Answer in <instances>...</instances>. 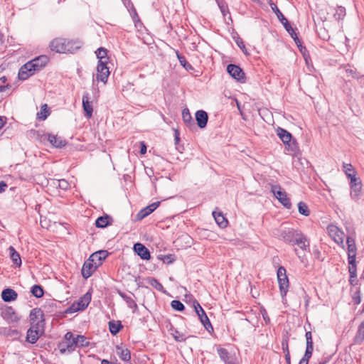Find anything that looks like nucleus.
I'll list each match as a JSON object with an SVG mask.
<instances>
[{
	"instance_id": "obj_1",
	"label": "nucleus",
	"mask_w": 364,
	"mask_h": 364,
	"mask_svg": "<svg viewBox=\"0 0 364 364\" xmlns=\"http://www.w3.org/2000/svg\"><path fill=\"white\" fill-rule=\"evenodd\" d=\"M277 134L285 144L286 149L289 151L290 154H294L298 151V144L295 140H292V136L290 132L283 128L278 127Z\"/></svg>"
},
{
	"instance_id": "obj_2",
	"label": "nucleus",
	"mask_w": 364,
	"mask_h": 364,
	"mask_svg": "<svg viewBox=\"0 0 364 364\" xmlns=\"http://www.w3.org/2000/svg\"><path fill=\"white\" fill-rule=\"evenodd\" d=\"M91 301V294L87 292L77 301L74 302L70 307L65 310L66 314H72L78 311L85 309Z\"/></svg>"
},
{
	"instance_id": "obj_3",
	"label": "nucleus",
	"mask_w": 364,
	"mask_h": 364,
	"mask_svg": "<svg viewBox=\"0 0 364 364\" xmlns=\"http://www.w3.org/2000/svg\"><path fill=\"white\" fill-rule=\"evenodd\" d=\"M277 279L282 297H284L289 289V279L286 274V269L283 267L277 270Z\"/></svg>"
},
{
	"instance_id": "obj_4",
	"label": "nucleus",
	"mask_w": 364,
	"mask_h": 364,
	"mask_svg": "<svg viewBox=\"0 0 364 364\" xmlns=\"http://www.w3.org/2000/svg\"><path fill=\"white\" fill-rule=\"evenodd\" d=\"M193 307L204 328L209 332L213 331V328L208 316L198 301L195 300L193 301Z\"/></svg>"
},
{
	"instance_id": "obj_5",
	"label": "nucleus",
	"mask_w": 364,
	"mask_h": 364,
	"mask_svg": "<svg viewBox=\"0 0 364 364\" xmlns=\"http://www.w3.org/2000/svg\"><path fill=\"white\" fill-rule=\"evenodd\" d=\"M327 230L330 237L334 240V242L342 248H344L345 233L334 225H328Z\"/></svg>"
},
{
	"instance_id": "obj_6",
	"label": "nucleus",
	"mask_w": 364,
	"mask_h": 364,
	"mask_svg": "<svg viewBox=\"0 0 364 364\" xmlns=\"http://www.w3.org/2000/svg\"><path fill=\"white\" fill-rule=\"evenodd\" d=\"M272 191L278 200L287 209L291 208L290 199L288 198L287 193L279 186H272Z\"/></svg>"
},
{
	"instance_id": "obj_7",
	"label": "nucleus",
	"mask_w": 364,
	"mask_h": 364,
	"mask_svg": "<svg viewBox=\"0 0 364 364\" xmlns=\"http://www.w3.org/2000/svg\"><path fill=\"white\" fill-rule=\"evenodd\" d=\"M278 237L288 244H293L300 231L292 228H284L279 230Z\"/></svg>"
},
{
	"instance_id": "obj_8",
	"label": "nucleus",
	"mask_w": 364,
	"mask_h": 364,
	"mask_svg": "<svg viewBox=\"0 0 364 364\" xmlns=\"http://www.w3.org/2000/svg\"><path fill=\"white\" fill-rule=\"evenodd\" d=\"M97 254H92L90 258L85 261L82 265L81 270L82 276L85 279H87L92 276V273L96 270L97 265L93 264L95 259L97 257Z\"/></svg>"
},
{
	"instance_id": "obj_9",
	"label": "nucleus",
	"mask_w": 364,
	"mask_h": 364,
	"mask_svg": "<svg viewBox=\"0 0 364 364\" xmlns=\"http://www.w3.org/2000/svg\"><path fill=\"white\" fill-rule=\"evenodd\" d=\"M49 61L47 55H42L26 63L20 68H42L45 67Z\"/></svg>"
},
{
	"instance_id": "obj_10",
	"label": "nucleus",
	"mask_w": 364,
	"mask_h": 364,
	"mask_svg": "<svg viewBox=\"0 0 364 364\" xmlns=\"http://www.w3.org/2000/svg\"><path fill=\"white\" fill-rule=\"evenodd\" d=\"M270 6H271V9H272V11L277 15V16L278 19L279 20V21L284 26L286 31L289 34H293V33L294 34V28L291 26V25L289 23L288 20L284 17V16L282 14V13L280 11V10L277 6V5L275 4H274L273 2H271L270 3Z\"/></svg>"
},
{
	"instance_id": "obj_11",
	"label": "nucleus",
	"mask_w": 364,
	"mask_h": 364,
	"mask_svg": "<svg viewBox=\"0 0 364 364\" xmlns=\"http://www.w3.org/2000/svg\"><path fill=\"white\" fill-rule=\"evenodd\" d=\"M350 197L353 200H358L361 193L362 183L359 178L355 177L350 180Z\"/></svg>"
},
{
	"instance_id": "obj_12",
	"label": "nucleus",
	"mask_w": 364,
	"mask_h": 364,
	"mask_svg": "<svg viewBox=\"0 0 364 364\" xmlns=\"http://www.w3.org/2000/svg\"><path fill=\"white\" fill-rule=\"evenodd\" d=\"M217 353L220 358L225 364H234L237 362L235 355L228 352V350L224 348L218 347L217 348Z\"/></svg>"
},
{
	"instance_id": "obj_13",
	"label": "nucleus",
	"mask_w": 364,
	"mask_h": 364,
	"mask_svg": "<svg viewBox=\"0 0 364 364\" xmlns=\"http://www.w3.org/2000/svg\"><path fill=\"white\" fill-rule=\"evenodd\" d=\"M90 100V94L88 92H85L82 95V108L85 117L87 119H90L92 117L93 112L92 102Z\"/></svg>"
},
{
	"instance_id": "obj_14",
	"label": "nucleus",
	"mask_w": 364,
	"mask_h": 364,
	"mask_svg": "<svg viewBox=\"0 0 364 364\" xmlns=\"http://www.w3.org/2000/svg\"><path fill=\"white\" fill-rule=\"evenodd\" d=\"M66 39L63 38H57L53 39L50 43V48L53 51L56 53H65L66 47Z\"/></svg>"
},
{
	"instance_id": "obj_15",
	"label": "nucleus",
	"mask_w": 364,
	"mask_h": 364,
	"mask_svg": "<svg viewBox=\"0 0 364 364\" xmlns=\"http://www.w3.org/2000/svg\"><path fill=\"white\" fill-rule=\"evenodd\" d=\"M95 53L97 58L99 60L97 68H109L108 66V63L107 61H104V59H108L107 49L104 48H100L97 49Z\"/></svg>"
},
{
	"instance_id": "obj_16",
	"label": "nucleus",
	"mask_w": 364,
	"mask_h": 364,
	"mask_svg": "<svg viewBox=\"0 0 364 364\" xmlns=\"http://www.w3.org/2000/svg\"><path fill=\"white\" fill-rule=\"evenodd\" d=\"M292 245H297L302 250L309 251V240L301 232L299 233Z\"/></svg>"
},
{
	"instance_id": "obj_17",
	"label": "nucleus",
	"mask_w": 364,
	"mask_h": 364,
	"mask_svg": "<svg viewBox=\"0 0 364 364\" xmlns=\"http://www.w3.org/2000/svg\"><path fill=\"white\" fill-rule=\"evenodd\" d=\"M160 201L154 202L141 209L136 215L138 220H141L153 213L160 205Z\"/></svg>"
},
{
	"instance_id": "obj_18",
	"label": "nucleus",
	"mask_w": 364,
	"mask_h": 364,
	"mask_svg": "<svg viewBox=\"0 0 364 364\" xmlns=\"http://www.w3.org/2000/svg\"><path fill=\"white\" fill-rule=\"evenodd\" d=\"M134 251L144 260H149L151 258L149 250L141 243L137 242L134 245Z\"/></svg>"
},
{
	"instance_id": "obj_19",
	"label": "nucleus",
	"mask_w": 364,
	"mask_h": 364,
	"mask_svg": "<svg viewBox=\"0 0 364 364\" xmlns=\"http://www.w3.org/2000/svg\"><path fill=\"white\" fill-rule=\"evenodd\" d=\"M195 117L197 125L199 128L204 129L206 127L208 121V115L205 111L202 109L198 110L195 114Z\"/></svg>"
},
{
	"instance_id": "obj_20",
	"label": "nucleus",
	"mask_w": 364,
	"mask_h": 364,
	"mask_svg": "<svg viewBox=\"0 0 364 364\" xmlns=\"http://www.w3.org/2000/svg\"><path fill=\"white\" fill-rule=\"evenodd\" d=\"M45 139H47L50 144L56 148H61L66 144L65 140L63 139L62 137L53 134H47L45 135Z\"/></svg>"
},
{
	"instance_id": "obj_21",
	"label": "nucleus",
	"mask_w": 364,
	"mask_h": 364,
	"mask_svg": "<svg viewBox=\"0 0 364 364\" xmlns=\"http://www.w3.org/2000/svg\"><path fill=\"white\" fill-rule=\"evenodd\" d=\"M58 348L60 353L64 354L66 352L71 353L74 351L76 349L77 346L75 340H73L70 341H63L59 344Z\"/></svg>"
},
{
	"instance_id": "obj_22",
	"label": "nucleus",
	"mask_w": 364,
	"mask_h": 364,
	"mask_svg": "<svg viewBox=\"0 0 364 364\" xmlns=\"http://www.w3.org/2000/svg\"><path fill=\"white\" fill-rule=\"evenodd\" d=\"M66 47L65 48V53H73L80 49L82 46V43L79 41L68 40L66 39Z\"/></svg>"
},
{
	"instance_id": "obj_23",
	"label": "nucleus",
	"mask_w": 364,
	"mask_h": 364,
	"mask_svg": "<svg viewBox=\"0 0 364 364\" xmlns=\"http://www.w3.org/2000/svg\"><path fill=\"white\" fill-rule=\"evenodd\" d=\"M227 73L237 82L244 83L246 80L244 70H227Z\"/></svg>"
},
{
	"instance_id": "obj_24",
	"label": "nucleus",
	"mask_w": 364,
	"mask_h": 364,
	"mask_svg": "<svg viewBox=\"0 0 364 364\" xmlns=\"http://www.w3.org/2000/svg\"><path fill=\"white\" fill-rule=\"evenodd\" d=\"M18 296L17 293L12 289H5L2 291L1 298L5 302L15 301Z\"/></svg>"
},
{
	"instance_id": "obj_25",
	"label": "nucleus",
	"mask_w": 364,
	"mask_h": 364,
	"mask_svg": "<svg viewBox=\"0 0 364 364\" xmlns=\"http://www.w3.org/2000/svg\"><path fill=\"white\" fill-rule=\"evenodd\" d=\"M97 73L93 74V81L106 83L110 74L109 70H97Z\"/></svg>"
},
{
	"instance_id": "obj_26",
	"label": "nucleus",
	"mask_w": 364,
	"mask_h": 364,
	"mask_svg": "<svg viewBox=\"0 0 364 364\" xmlns=\"http://www.w3.org/2000/svg\"><path fill=\"white\" fill-rule=\"evenodd\" d=\"M30 321L32 323H38V320L41 319L43 321V312L41 309L35 308L31 311L30 315Z\"/></svg>"
},
{
	"instance_id": "obj_27",
	"label": "nucleus",
	"mask_w": 364,
	"mask_h": 364,
	"mask_svg": "<svg viewBox=\"0 0 364 364\" xmlns=\"http://www.w3.org/2000/svg\"><path fill=\"white\" fill-rule=\"evenodd\" d=\"M112 218L108 215L99 217L95 221V225L100 228H105L111 225Z\"/></svg>"
},
{
	"instance_id": "obj_28",
	"label": "nucleus",
	"mask_w": 364,
	"mask_h": 364,
	"mask_svg": "<svg viewBox=\"0 0 364 364\" xmlns=\"http://www.w3.org/2000/svg\"><path fill=\"white\" fill-rule=\"evenodd\" d=\"M182 118L183 121L186 125V127L189 128H192L195 127L194 121L192 118V116L190 113V111L188 108H185L182 111Z\"/></svg>"
},
{
	"instance_id": "obj_29",
	"label": "nucleus",
	"mask_w": 364,
	"mask_h": 364,
	"mask_svg": "<svg viewBox=\"0 0 364 364\" xmlns=\"http://www.w3.org/2000/svg\"><path fill=\"white\" fill-rule=\"evenodd\" d=\"M213 216L219 227L222 228L227 227L228 221L222 213H217L215 211H213Z\"/></svg>"
},
{
	"instance_id": "obj_30",
	"label": "nucleus",
	"mask_w": 364,
	"mask_h": 364,
	"mask_svg": "<svg viewBox=\"0 0 364 364\" xmlns=\"http://www.w3.org/2000/svg\"><path fill=\"white\" fill-rule=\"evenodd\" d=\"M10 257L16 267H21V259L20 255L18 252L16 251L14 247L10 246L9 248Z\"/></svg>"
},
{
	"instance_id": "obj_31",
	"label": "nucleus",
	"mask_w": 364,
	"mask_h": 364,
	"mask_svg": "<svg viewBox=\"0 0 364 364\" xmlns=\"http://www.w3.org/2000/svg\"><path fill=\"white\" fill-rule=\"evenodd\" d=\"M117 354L123 361H129L131 359V353L127 348L117 346Z\"/></svg>"
},
{
	"instance_id": "obj_32",
	"label": "nucleus",
	"mask_w": 364,
	"mask_h": 364,
	"mask_svg": "<svg viewBox=\"0 0 364 364\" xmlns=\"http://www.w3.org/2000/svg\"><path fill=\"white\" fill-rule=\"evenodd\" d=\"M39 338L38 331L33 330L32 328H30L27 331L26 341L30 343H35Z\"/></svg>"
},
{
	"instance_id": "obj_33",
	"label": "nucleus",
	"mask_w": 364,
	"mask_h": 364,
	"mask_svg": "<svg viewBox=\"0 0 364 364\" xmlns=\"http://www.w3.org/2000/svg\"><path fill=\"white\" fill-rule=\"evenodd\" d=\"M4 318L11 322L17 321L19 318L12 307L7 308L4 312Z\"/></svg>"
},
{
	"instance_id": "obj_34",
	"label": "nucleus",
	"mask_w": 364,
	"mask_h": 364,
	"mask_svg": "<svg viewBox=\"0 0 364 364\" xmlns=\"http://www.w3.org/2000/svg\"><path fill=\"white\" fill-rule=\"evenodd\" d=\"M343 171L349 180L356 177V171L353 168L350 164L343 163Z\"/></svg>"
},
{
	"instance_id": "obj_35",
	"label": "nucleus",
	"mask_w": 364,
	"mask_h": 364,
	"mask_svg": "<svg viewBox=\"0 0 364 364\" xmlns=\"http://www.w3.org/2000/svg\"><path fill=\"white\" fill-rule=\"evenodd\" d=\"M346 243L348 246V255L351 254L356 255L357 248L355 239L348 236L346 238Z\"/></svg>"
},
{
	"instance_id": "obj_36",
	"label": "nucleus",
	"mask_w": 364,
	"mask_h": 364,
	"mask_svg": "<svg viewBox=\"0 0 364 364\" xmlns=\"http://www.w3.org/2000/svg\"><path fill=\"white\" fill-rule=\"evenodd\" d=\"M122 327L120 321L115 322L114 321H112L109 322V329L112 335L118 333Z\"/></svg>"
},
{
	"instance_id": "obj_37",
	"label": "nucleus",
	"mask_w": 364,
	"mask_h": 364,
	"mask_svg": "<svg viewBox=\"0 0 364 364\" xmlns=\"http://www.w3.org/2000/svg\"><path fill=\"white\" fill-rule=\"evenodd\" d=\"M146 282L149 284H150L151 287H153L158 291L164 293L166 292L163 285L156 279L154 277H149L146 279Z\"/></svg>"
},
{
	"instance_id": "obj_38",
	"label": "nucleus",
	"mask_w": 364,
	"mask_h": 364,
	"mask_svg": "<svg viewBox=\"0 0 364 364\" xmlns=\"http://www.w3.org/2000/svg\"><path fill=\"white\" fill-rule=\"evenodd\" d=\"M36 70H19L18 77L21 80H26L30 76L34 75Z\"/></svg>"
},
{
	"instance_id": "obj_39",
	"label": "nucleus",
	"mask_w": 364,
	"mask_h": 364,
	"mask_svg": "<svg viewBox=\"0 0 364 364\" xmlns=\"http://www.w3.org/2000/svg\"><path fill=\"white\" fill-rule=\"evenodd\" d=\"M31 292L36 298H41L44 294L43 289L41 286L35 284L31 287Z\"/></svg>"
},
{
	"instance_id": "obj_40",
	"label": "nucleus",
	"mask_w": 364,
	"mask_h": 364,
	"mask_svg": "<svg viewBox=\"0 0 364 364\" xmlns=\"http://www.w3.org/2000/svg\"><path fill=\"white\" fill-rule=\"evenodd\" d=\"M75 342L76 343L77 347H87L89 346V341H87V338L84 336L77 335L75 338Z\"/></svg>"
},
{
	"instance_id": "obj_41",
	"label": "nucleus",
	"mask_w": 364,
	"mask_h": 364,
	"mask_svg": "<svg viewBox=\"0 0 364 364\" xmlns=\"http://www.w3.org/2000/svg\"><path fill=\"white\" fill-rule=\"evenodd\" d=\"M120 296L124 299V301L127 302L128 306L130 309H137V304L134 301V300L129 296H127V294L124 293H119Z\"/></svg>"
},
{
	"instance_id": "obj_42",
	"label": "nucleus",
	"mask_w": 364,
	"mask_h": 364,
	"mask_svg": "<svg viewBox=\"0 0 364 364\" xmlns=\"http://www.w3.org/2000/svg\"><path fill=\"white\" fill-rule=\"evenodd\" d=\"M49 115V111L46 104L43 105L41 108V111L38 112L37 117L38 119L45 120Z\"/></svg>"
},
{
	"instance_id": "obj_43",
	"label": "nucleus",
	"mask_w": 364,
	"mask_h": 364,
	"mask_svg": "<svg viewBox=\"0 0 364 364\" xmlns=\"http://www.w3.org/2000/svg\"><path fill=\"white\" fill-rule=\"evenodd\" d=\"M333 16L334 18L338 21L343 19L346 16L345 8L343 6H338Z\"/></svg>"
},
{
	"instance_id": "obj_44",
	"label": "nucleus",
	"mask_w": 364,
	"mask_h": 364,
	"mask_svg": "<svg viewBox=\"0 0 364 364\" xmlns=\"http://www.w3.org/2000/svg\"><path fill=\"white\" fill-rule=\"evenodd\" d=\"M298 209L300 214L309 216L310 214V210L307 206V205L304 202H299L298 204Z\"/></svg>"
},
{
	"instance_id": "obj_45",
	"label": "nucleus",
	"mask_w": 364,
	"mask_h": 364,
	"mask_svg": "<svg viewBox=\"0 0 364 364\" xmlns=\"http://www.w3.org/2000/svg\"><path fill=\"white\" fill-rule=\"evenodd\" d=\"M176 53L181 65H182L184 68H192L191 65L186 61L184 55L180 54L178 51H176Z\"/></svg>"
},
{
	"instance_id": "obj_46",
	"label": "nucleus",
	"mask_w": 364,
	"mask_h": 364,
	"mask_svg": "<svg viewBox=\"0 0 364 364\" xmlns=\"http://www.w3.org/2000/svg\"><path fill=\"white\" fill-rule=\"evenodd\" d=\"M171 307L176 311H182L185 309V306L178 300H173L171 303Z\"/></svg>"
},
{
	"instance_id": "obj_47",
	"label": "nucleus",
	"mask_w": 364,
	"mask_h": 364,
	"mask_svg": "<svg viewBox=\"0 0 364 364\" xmlns=\"http://www.w3.org/2000/svg\"><path fill=\"white\" fill-rule=\"evenodd\" d=\"M353 302L358 305L361 302V293L360 289H357L352 296Z\"/></svg>"
},
{
	"instance_id": "obj_48",
	"label": "nucleus",
	"mask_w": 364,
	"mask_h": 364,
	"mask_svg": "<svg viewBox=\"0 0 364 364\" xmlns=\"http://www.w3.org/2000/svg\"><path fill=\"white\" fill-rule=\"evenodd\" d=\"M289 35H290V36H291V37L294 39V41L295 43H296V46L299 47V50H300V51H301V53H303V52H304V51H306V48H305V47H303V46H301V41L299 39V38H298V36H297V35H296V33L295 32H294V34L293 33V34H289Z\"/></svg>"
},
{
	"instance_id": "obj_49",
	"label": "nucleus",
	"mask_w": 364,
	"mask_h": 364,
	"mask_svg": "<svg viewBox=\"0 0 364 364\" xmlns=\"http://www.w3.org/2000/svg\"><path fill=\"white\" fill-rule=\"evenodd\" d=\"M164 263L171 264L175 260V256L173 255H161L159 257Z\"/></svg>"
},
{
	"instance_id": "obj_50",
	"label": "nucleus",
	"mask_w": 364,
	"mask_h": 364,
	"mask_svg": "<svg viewBox=\"0 0 364 364\" xmlns=\"http://www.w3.org/2000/svg\"><path fill=\"white\" fill-rule=\"evenodd\" d=\"M356 338L360 339V341L364 340V321L358 326Z\"/></svg>"
},
{
	"instance_id": "obj_51",
	"label": "nucleus",
	"mask_w": 364,
	"mask_h": 364,
	"mask_svg": "<svg viewBox=\"0 0 364 364\" xmlns=\"http://www.w3.org/2000/svg\"><path fill=\"white\" fill-rule=\"evenodd\" d=\"M314 347H306L304 357L301 358L309 363V359L312 355Z\"/></svg>"
},
{
	"instance_id": "obj_52",
	"label": "nucleus",
	"mask_w": 364,
	"mask_h": 364,
	"mask_svg": "<svg viewBox=\"0 0 364 364\" xmlns=\"http://www.w3.org/2000/svg\"><path fill=\"white\" fill-rule=\"evenodd\" d=\"M282 348L283 350V352L284 355L290 354L289 350V343H288V338H283L282 341Z\"/></svg>"
},
{
	"instance_id": "obj_53",
	"label": "nucleus",
	"mask_w": 364,
	"mask_h": 364,
	"mask_svg": "<svg viewBox=\"0 0 364 364\" xmlns=\"http://www.w3.org/2000/svg\"><path fill=\"white\" fill-rule=\"evenodd\" d=\"M58 186L62 190H68L70 187L69 183L65 179L58 180Z\"/></svg>"
},
{
	"instance_id": "obj_54",
	"label": "nucleus",
	"mask_w": 364,
	"mask_h": 364,
	"mask_svg": "<svg viewBox=\"0 0 364 364\" xmlns=\"http://www.w3.org/2000/svg\"><path fill=\"white\" fill-rule=\"evenodd\" d=\"M305 336H306V347H314L311 332V331L306 332Z\"/></svg>"
},
{
	"instance_id": "obj_55",
	"label": "nucleus",
	"mask_w": 364,
	"mask_h": 364,
	"mask_svg": "<svg viewBox=\"0 0 364 364\" xmlns=\"http://www.w3.org/2000/svg\"><path fill=\"white\" fill-rule=\"evenodd\" d=\"M216 1L218 4V6H219L221 12L225 16V11L228 10V6L226 5H225V4L223 3V0H216Z\"/></svg>"
},
{
	"instance_id": "obj_56",
	"label": "nucleus",
	"mask_w": 364,
	"mask_h": 364,
	"mask_svg": "<svg viewBox=\"0 0 364 364\" xmlns=\"http://www.w3.org/2000/svg\"><path fill=\"white\" fill-rule=\"evenodd\" d=\"M174 339L177 342H183L186 341V338L183 334H180L178 331H176L175 334H173Z\"/></svg>"
},
{
	"instance_id": "obj_57",
	"label": "nucleus",
	"mask_w": 364,
	"mask_h": 364,
	"mask_svg": "<svg viewBox=\"0 0 364 364\" xmlns=\"http://www.w3.org/2000/svg\"><path fill=\"white\" fill-rule=\"evenodd\" d=\"M260 313H261V314L262 316V318L264 320L265 323H269V321H270V318L268 316V314H267V312L266 309H264V308H262L260 309Z\"/></svg>"
},
{
	"instance_id": "obj_58",
	"label": "nucleus",
	"mask_w": 364,
	"mask_h": 364,
	"mask_svg": "<svg viewBox=\"0 0 364 364\" xmlns=\"http://www.w3.org/2000/svg\"><path fill=\"white\" fill-rule=\"evenodd\" d=\"M95 254L97 255V257H98L99 260L104 259L107 257V251L105 250L98 251Z\"/></svg>"
},
{
	"instance_id": "obj_59",
	"label": "nucleus",
	"mask_w": 364,
	"mask_h": 364,
	"mask_svg": "<svg viewBox=\"0 0 364 364\" xmlns=\"http://www.w3.org/2000/svg\"><path fill=\"white\" fill-rule=\"evenodd\" d=\"M303 55H304V58L305 60V62H306V66L308 68H309L310 66H312V63H311V59H310V57L309 55H306L305 53V51H304L303 53Z\"/></svg>"
},
{
	"instance_id": "obj_60",
	"label": "nucleus",
	"mask_w": 364,
	"mask_h": 364,
	"mask_svg": "<svg viewBox=\"0 0 364 364\" xmlns=\"http://www.w3.org/2000/svg\"><path fill=\"white\" fill-rule=\"evenodd\" d=\"M355 256H356V255H353V254L348 255L349 265L356 264H355Z\"/></svg>"
},
{
	"instance_id": "obj_61",
	"label": "nucleus",
	"mask_w": 364,
	"mask_h": 364,
	"mask_svg": "<svg viewBox=\"0 0 364 364\" xmlns=\"http://www.w3.org/2000/svg\"><path fill=\"white\" fill-rule=\"evenodd\" d=\"M75 336L73 335V333L71 332H68L65 335V341H73V340H75Z\"/></svg>"
},
{
	"instance_id": "obj_62",
	"label": "nucleus",
	"mask_w": 364,
	"mask_h": 364,
	"mask_svg": "<svg viewBox=\"0 0 364 364\" xmlns=\"http://www.w3.org/2000/svg\"><path fill=\"white\" fill-rule=\"evenodd\" d=\"M140 144H141L140 154H146V144H144V141H141L140 143Z\"/></svg>"
},
{
	"instance_id": "obj_63",
	"label": "nucleus",
	"mask_w": 364,
	"mask_h": 364,
	"mask_svg": "<svg viewBox=\"0 0 364 364\" xmlns=\"http://www.w3.org/2000/svg\"><path fill=\"white\" fill-rule=\"evenodd\" d=\"M7 188V184L4 181L0 182V193L5 191Z\"/></svg>"
},
{
	"instance_id": "obj_64",
	"label": "nucleus",
	"mask_w": 364,
	"mask_h": 364,
	"mask_svg": "<svg viewBox=\"0 0 364 364\" xmlns=\"http://www.w3.org/2000/svg\"><path fill=\"white\" fill-rule=\"evenodd\" d=\"M236 42L237 46L244 51L245 46L243 41L240 39L239 41H237Z\"/></svg>"
}]
</instances>
